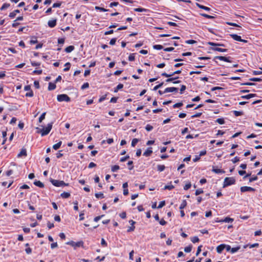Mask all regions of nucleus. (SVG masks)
I'll return each instance as SVG.
<instances>
[{"instance_id": "nucleus-1", "label": "nucleus", "mask_w": 262, "mask_h": 262, "mask_svg": "<svg viewBox=\"0 0 262 262\" xmlns=\"http://www.w3.org/2000/svg\"><path fill=\"white\" fill-rule=\"evenodd\" d=\"M52 122L49 123L45 128H43L42 129H40L38 127H36V129L38 130L37 133L41 134V136H44L48 135L50 133V130L52 128Z\"/></svg>"}, {"instance_id": "nucleus-2", "label": "nucleus", "mask_w": 262, "mask_h": 262, "mask_svg": "<svg viewBox=\"0 0 262 262\" xmlns=\"http://www.w3.org/2000/svg\"><path fill=\"white\" fill-rule=\"evenodd\" d=\"M67 245H70L73 247L75 249L78 247H83V241H79L78 242H75L73 241H69L66 243Z\"/></svg>"}, {"instance_id": "nucleus-3", "label": "nucleus", "mask_w": 262, "mask_h": 262, "mask_svg": "<svg viewBox=\"0 0 262 262\" xmlns=\"http://www.w3.org/2000/svg\"><path fill=\"white\" fill-rule=\"evenodd\" d=\"M50 182L54 186L56 187H63L68 185V184L65 183L63 181H59L51 179Z\"/></svg>"}, {"instance_id": "nucleus-4", "label": "nucleus", "mask_w": 262, "mask_h": 262, "mask_svg": "<svg viewBox=\"0 0 262 262\" xmlns=\"http://www.w3.org/2000/svg\"><path fill=\"white\" fill-rule=\"evenodd\" d=\"M235 182V179L232 177H227L224 179L223 187H225L227 186H229L234 184Z\"/></svg>"}, {"instance_id": "nucleus-5", "label": "nucleus", "mask_w": 262, "mask_h": 262, "mask_svg": "<svg viewBox=\"0 0 262 262\" xmlns=\"http://www.w3.org/2000/svg\"><path fill=\"white\" fill-rule=\"evenodd\" d=\"M57 99L59 102H69L71 100L70 98L66 94L58 95L57 97Z\"/></svg>"}, {"instance_id": "nucleus-6", "label": "nucleus", "mask_w": 262, "mask_h": 262, "mask_svg": "<svg viewBox=\"0 0 262 262\" xmlns=\"http://www.w3.org/2000/svg\"><path fill=\"white\" fill-rule=\"evenodd\" d=\"M241 191L242 192H246V191H255V189L252 187L249 186H242L241 187Z\"/></svg>"}, {"instance_id": "nucleus-7", "label": "nucleus", "mask_w": 262, "mask_h": 262, "mask_svg": "<svg viewBox=\"0 0 262 262\" xmlns=\"http://www.w3.org/2000/svg\"><path fill=\"white\" fill-rule=\"evenodd\" d=\"M181 73V70H177L170 74H168L166 73H163L161 75H162V76H164L165 77H170L171 76L174 75V74H180Z\"/></svg>"}, {"instance_id": "nucleus-8", "label": "nucleus", "mask_w": 262, "mask_h": 262, "mask_svg": "<svg viewBox=\"0 0 262 262\" xmlns=\"http://www.w3.org/2000/svg\"><path fill=\"white\" fill-rule=\"evenodd\" d=\"M178 78V77H173H173H172V78L169 77V78H168L166 80V82H172L173 83H174V84L179 83H180L181 81H180V80L174 81V80H176Z\"/></svg>"}, {"instance_id": "nucleus-9", "label": "nucleus", "mask_w": 262, "mask_h": 262, "mask_svg": "<svg viewBox=\"0 0 262 262\" xmlns=\"http://www.w3.org/2000/svg\"><path fill=\"white\" fill-rule=\"evenodd\" d=\"M56 21H57L56 19L50 20L48 22V25L49 27H50V28H53L56 25Z\"/></svg>"}, {"instance_id": "nucleus-10", "label": "nucleus", "mask_w": 262, "mask_h": 262, "mask_svg": "<svg viewBox=\"0 0 262 262\" xmlns=\"http://www.w3.org/2000/svg\"><path fill=\"white\" fill-rule=\"evenodd\" d=\"M178 88L175 87H170V88H167L165 89L164 93H169V92H177L178 91Z\"/></svg>"}, {"instance_id": "nucleus-11", "label": "nucleus", "mask_w": 262, "mask_h": 262, "mask_svg": "<svg viewBox=\"0 0 262 262\" xmlns=\"http://www.w3.org/2000/svg\"><path fill=\"white\" fill-rule=\"evenodd\" d=\"M226 247L225 244H221L216 247V251L218 253H221L223 250Z\"/></svg>"}, {"instance_id": "nucleus-12", "label": "nucleus", "mask_w": 262, "mask_h": 262, "mask_svg": "<svg viewBox=\"0 0 262 262\" xmlns=\"http://www.w3.org/2000/svg\"><path fill=\"white\" fill-rule=\"evenodd\" d=\"M215 58L219 59L220 60H223L226 62H230L231 61L229 60V57H226L225 56H217L215 57Z\"/></svg>"}, {"instance_id": "nucleus-13", "label": "nucleus", "mask_w": 262, "mask_h": 262, "mask_svg": "<svg viewBox=\"0 0 262 262\" xmlns=\"http://www.w3.org/2000/svg\"><path fill=\"white\" fill-rule=\"evenodd\" d=\"M152 150L151 149V147L148 148L144 152L143 155L145 157L150 156L152 154Z\"/></svg>"}, {"instance_id": "nucleus-14", "label": "nucleus", "mask_w": 262, "mask_h": 262, "mask_svg": "<svg viewBox=\"0 0 262 262\" xmlns=\"http://www.w3.org/2000/svg\"><path fill=\"white\" fill-rule=\"evenodd\" d=\"M255 94H250L247 95H243L241 96V98L243 99H249L251 98L254 97L256 96Z\"/></svg>"}, {"instance_id": "nucleus-15", "label": "nucleus", "mask_w": 262, "mask_h": 262, "mask_svg": "<svg viewBox=\"0 0 262 262\" xmlns=\"http://www.w3.org/2000/svg\"><path fill=\"white\" fill-rule=\"evenodd\" d=\"M34 184L35 186H38V187H39L40 188L44 187V184L41 182H40V181L35 180L34 182Z\"/></svg>"}, {"instance_id": "nucleus-16", "label": "nucleus", "mask_w": 262, "mask_h": 262, "mask_svg": "<svg viewBox=\"0 0 262 262\" xmlns=\"http://www.w3.org/2000/svg\"><path fill=\"white\" fill-rule=\"evenodd\" d=\"M230 36L235 40L240 41L241 40V37L240 36L237 35V34H230Z\"/></svg>"}, {"instance_id": "nucleus-17", "label": "nucleus", "mask_w": 262, "mask_h": 262, "mask_svg": "<svg viewBox=\"0 0 262 262\" xmlns=\"http://www.w3.org/2000/svg\"><path fill=\"white\" fill-rule=\"evenodd\" d=\"M233 221V219L232 218H230L229 217H226L223 220H220V222H226V223H230L232 222Z\"/></svg>"}, {"instance_id": "nucleus-18", "label": "nucleus", "mask_w": 262, "mask_h": 262, "mask_svg": "<svg viewBox=\"0 0 262 262\" xmlns=\"http://www.w3.org/2000/svg\"><path fill=\"white\" fill-rule=\"evenodd\" d=\"M212 171L214 172L215 173H225V171L218 168H215L214 167H213L212 168Z\"/></svg>"}, {"instance_id": "nucleus-19", "label": "nucleus", "mask_w": 262, "mask_h": 262, "mask_svg": "<svg viewBox=\"0 0 262 262\" xmlns=\"http://www.w3.org/2000/svg\"><path fill=\"white\" fill-rule=\"evenodd\" d=\"M27 156V151L25 148L21 149L20 152L18 154V157H20L21 156Z\"/></svg>"}, {"instance_id": "nucleus-20", "label": "nucleus", "mask_w": 262, "mask_h": 262, "mask_svg": "<svg viewBox=\"0 0 262 262\" xmlns=\"http://www.w3.org/2000/svg\"><path fill=\"white\" fill-rule=\"evenodd\" d=\"M56 86V84L52 82H49L48 86V90L52 91L55 89Z\"/></svg>"}, {"instance_id": "nucleus-21", "label": "nucleus", "mask_w": 262, "mask_h": 262, "mask_svg": "<svg viewBox=\"0 0 262 262\" xmlns=\"http://www.w3.org/2000/svg\"><path fill=\"white\" fill-rule=\"evenodd\" d=\"M196 6H197L199 8H201V9H204V10H206V11H209L210 10V8H209V7H207L204 6L202 5H201V4H198V3H196Z\"/></svg>"}, {"instance_id": "nucleus-22", "label": "nucleus", "mask_w": 262, "mask_h": 262, "mask_svg": "<svg viewBox=\"0 0 262 262\" xmlns=\"http://www.w3.org/2000/svg\"><path fill=\"white\" fill-rule=\"evenodd\" d=\"M19 12H20V11H19V10H14V11H13V12H11V13L9 14V16L10 18H14V17L15 16V15H16V13H19Z\"/></svg>"}, {"instance_id": "nucleus-23", "label": "nucleus", "mask_w": 262, "mask_h": 262, "mask_svg": "<svg viewBox=\"0 0 262 262\" xmlns=\"http://www.w3.org/2000/svg\"><path fill=\"white\" fill-rule=\"evenodd\" d=\"M74 49V47L73 46H68V47H67L66 49H65V51L67 52V53H70L72 51H73Z\"/></svg>"}, {"instance_id": "nucleus-24", "label": "nucleus", "mask_w": 262, "mask_h": 262, "mask_svg": "<svg viewBox=\"0 0 262 262\" xmlns=\"http://www.w3.org/2000/svg\"><path fill=\"white\" fill-rule=\"evenodd\" d=\"M60 195L62 198L67 199L70 197V193L69 192H64L62 193Z\"/></svg>"}, {"instance_id": "nucleus-25", "label": "nucleus", "mask_w": 262, "mask_h": 262, "mask_svg": "<svg viewBox=\"0 0 262 262\" xmlns=\"http://www.w3.org/2000/svg\"><path fill=\"white\" fill-rule=\"evenodd\" d=\"M214 51H219L221 52H225L227 51L226 49H222L220 48H214L212 49Z\"/></svg>"}, {"instance_id": "nucleus-26", "label": "nucleus", "mask_w": 262, "mask_h": 262, "mask_svg": "<svg viewBox=\"0 0 262 262\" xmlns=\"http://www.w3.org/2000/svg\"><path fill=\"white\" fill-rule=\"evenodd\" d=\"M61 141H60L59 142H58L57 143L54 144L53 146V148L55 150H57L58 149V148H60L61 145Z\"/></svg>"}, {"instance_id": "nucleus-27", "label": "nucleus", "mask_w": 262, "mask_h": 262, "mask_svg": "<svg viewBox=\"0 0 262 262\" xmlns=\"http://www.w3.org/2000/svg\"><path fill=\"white\" fill-rule=\"evenodd\" d=\"M208 43V45L212 46L225 47V45L224 44H222V43H214L212 42H209Z\"/></svg>"}, {"instance_id": "nucleus-28", "label": "nucleus", "mask_w": 262, "mask_h": 262, "mask_svg": "<svg viewBox=\"0 0 262 262\" xmlns=\"http://www.w3.org/2000/svg\"><path fill=\"white\" fill-rule=\"evenodd\" d=\"M165 168L164 165H158L157 166L158 170L160 172L163 171Z\"/></svg>"}, {"instance_id": "nucleus-29", "label": "nucleus", "mask_w": 262, "mask_h": 262, "mask_svg": "<svg viewBox=\"0 0 262 262\" xmlns=\"http://www.w3.org/2000/svg\"><path fill=\"white\" fill-rule=\"evenodd\" d=\"M123 87V84L120 83L119 84L117 87L114 90V92L116 93L119 90L121 89Z\"/></svg>"}, {"instance_id": "nucleus-30", "label": "nucleus", "mask_w": 262, "mask_h": 262, "mask_svg": "<svg viewBox=\"0 0 262 262\" xmlns=\"http://www.w3.org/2000/svg\"><path fill=\"white\" fill-rule=\"evenodd\" d=\"M187 205V202H186V200H183L182 203H181L180 206V209L181 210L183 209V208H184Z\"/></svg>"}, {"instance_id": "nucleus-31", "label": "nucleus", "mask_w": 262, "mask_h": 262, "mask_svg": "<svg viewBox=\"0 0 262 262\" xmlns=\"http://www.w3.org/2000/svg\"><path fill=\"white\" fill-rule=\"evenodd\" d=\"M240 248H241L240 246H237V247H234V248H231L230 252L231 253H234L237 252L238 250H239Z\"/></svg>"}, {"instance_id": "nucleus-32", "label": "nucleus", "mask_w": 262, "mask_h": 262, "mask_svg": "<svg viewBox=\"0 0 262 262\" xmlns=\"http://www.w3.org/2000/svg\"><path fill=\"white\" fill-rule=\"evenodd\" d=\"M234 115L236 117L242 116L243 115V112L242 111H233Z\"/></svg>"}, {"instance_id": "nucleus-33", "label": "nucleus", "mask_w": 262, "mask_h": 262, "mask_svg": "<svg viewBox=\"0 0 262 262\" xmlns=\"http://www.w3.org/2000/svg\"><path fill=\"white\" fill-rule=\"evenodd\" d=\"M95 196L98 199H99V198L102 199V198H104V196L102 192L95 193Z\"/></svg>"}, {"instance_id": "nucleus-34", "label": "nucleus", "mask_w": 262, "mask_h": 262, "mask_svg": "<svg viewBox=\"0 0 262 262\" xmlns=\"http://www.w3.org/2000/svg\"><path fill=\"white\" fill-rule=\"evenodd\" d=\"M46 113H43L39 118V122L41 123L42 120L45 118Z\"/></svg>"}, {"instance_id": "nucleus-35", "label": "nucleus", "mask_w": 262, "mask_h": 262, "mask_svg": "<svg viewBox=\"0 0 262 262\" xmlns=\"http://www.w3.org/2000/svg\"><path fill=\"white\" fill-rule=\"evenodd\" d=\"M192 246L189 245L184 248V251L187 253H189L191 251Z\"/></svg>"}, {"instance_id": "nucleus-36", "label": "nucleus", "mask_w": 262, "mask_h": 262, "mask_svg": "<svg viewBox=\"0 0 262 262\" xmlns=\"http://www.w3.org/2000/svg\"><path fill=\"white\" fill-rule=\"evenodd\" d=\"M120 168V167L118 165H114L112 167L111 170L113 172H115L118 170Z\"/></svg>"}, {"instance_id": "nucleus-37", "label": "nucleus", "mask_w": 262, "mask_h": 262, "mask_svg": "<svg viewBox=\"0 0 262 262\" xmlns=\"http://www.w3.org/2000/svg\"><path fill=\"white\" fill-rule=\"evenodd\" d=\"M138 141H139V140L137 138H135V139H133V140L132 141V144H131L132 146L133 147L135 146V145L138 142Z\"/></svg>"}, {"instance_id": "nucleus-38", "label": "nucleus", "mask_w": 262, "mask_h": 262, "mask_svg": "<svg viewBox=\"0 0 262 262\" xmlns=\"http://www.w3.org/2000/svg\"><path fill=\"white\" fill-rule=\"evenodd\" d=\"M9 6H10V4H9L5 3V4H3V5L1 8L0 9H1V10H4L8 8Z\"/></svg>"}, {"instance_id": "nucleus-39", "label": "nucleus", "mask_w": 262, "mask_h": 262, "mask_svg": "<svg viewBox=\"0 0 262 262\" xmlns=\"http://www.w3.org/2000/svg\"><path fill=\"white\" fill-rule=\"evenodd\" d=\"M134 11H136V12H145V11H146V9H144V8H135L134 9Z\"/></svg>"}, {"instance_id": "nucleus-40", "label": "nucleus", "mask_w": 262, "mask_h": 262, "mask_svg": "<svg viewBox=\"0 0 262 262\" xmlns=\"http://www.w3.org/2000/svg\"><path fill=\"white\" fill-rule=\"evenodd\" d=\"M216 122L220 124H223L225 123V121L223 118H218L216 119Z\"/></svg>"}, {"instance_id": "nucleus-41", "label": "nucleus", "mask_w": 262, "mask_h": 262, "mask_svg": "<svg viewBox=\"0 0 262 262\" xmlns=\"http://www.w3.org/2000/svg\"><path fill=\"white\" fill-rule=\"evenodd\" d=\"M64 66L66 67V68L63 69V71H68L70 69V62H67L65 64Z\"/></svg>"}, {"instance_id": "nucleus-42", "label": "nucleus", "mask_w": 262, "mask_h": 262, "mask_svg": "<svg viewBox=\"0 0 262 262\" xmlns=\"http://www.w3.org/2000/svg\"><path fill=\"white\" fill-rule=\"evenodd\" d=\"M191 241L193 243H195L199 241V239L198 236H194L191 238Z\"/></svg>"}, {"instance_id": "nucleus-43", "label": "nucleus", "mask_w": 262, "mask_h": 262, "mask_svg": "<svg viewBox=\"0 0 262 262\" xmlns=\"http://www.w3.org/2000/svg\"><path fill=\"white\" fill-rule=\"evenodd\" d=\"M95 9L99 10V11H103V12H106V11H108L107 10L104 9V8L100 7H98V6H96L95 7Z\"/></svg>"}, {"instance_id": "nucleus-44", "label": "nucleus", "mask_w": 262, "mask_h": 262, "mask_svg": "<svg viewBox=\"0 0 262 262\" xmlns=\"http://www.w3.org/2000/svg\"><path fill=\"white\" fill-rule=\"evenodd\" d=\"M152 129V126L150 125V124H147L145 127V129L148 132L151 131Z\"/></svg>"}, {"instance_id": "nucleus-45", "label": "nucleus", "mask_w": 262, "mask_h": 262, "mask_svg": "<svg viewBox=\"0 0 262 262\" xmlns=\"http://www.w3.org/2000/svg\"><path fill=\"white\" fill-rule=\"evenodd\" d=\"M154 48L156 50H161L163 49V46L160 45H156L154 46Z\"/></svg>"}, {"instance_id": "nucleus-46", "label": "nucleus", "mask_w": 262, "mask_h": 262, "mask_svg": "<svg viewBox=\"0 0 262 262\" xmlns=\"http://www.w3.org/2000/svg\"><path fill=\"white\" fill-rule=\"evenodd\" d=\"M174 188V186L172 185H168L165 186L164 189H168V190H171Z\"/></svg>"}, {"instance_id": "nucleus-47", "label": "nucleus", "mask_w": 262, "mask_h": 262, "mask_svg": "<svg viewBox=\"0 0 262 262\" xmlns=\"http://www.w3.org/2000/svg\"><path fill=\"white\" fill-rule=\"evenodd\" d=\"M89 87V84L88 82L84 83L82 86H81V89L84 90L85 89H87Z\"/></svg>"}, {"instance_id": "nucleus-48", "label": "nucleus", "mask_w": 262, "mask_h": 262, "mask_svg": "<svg viewBox=\"0 0 262 262\" xmlns=\"http://www.w3.org/2000/svg\"><path fill=\"white\" fill-rule=\"evenodd\" d=\"M182 105H183L182 102H179V103H177L174 104L173 105V108L180 107L182 106Z\"/></svg>"}, {"instance_id": "nucleus-49", "label": "nucleus", "mask_w": 262, "mask_h": 262, "mask_svg": "<svg viewBox=\"0 0 262 262\" xmlns=\"http://www.w3.org/2000/svg\"><path fill=\"white\" fill-rule=\"evenodd\" d=\"M26 96H27V97H33V93L32 91V90H30V91H29L28 92H27V93L26 94Z\"/></svg>"}, {"instance_id": "nucleus-50", "label": "nucleus", "mask_w": 262, "mask_h": 262, "mask_svg": "<svg viewBox=\"0 0 262 262\" xmlns=\"http://www.w3.org/2000/svg\"><path fill=\"white\" fill-rule=\"evenodd\" d=\"M133 162L132 161H128V163H127V165H128L129 166H130V167H129V170H132V169H133L134 166H133Z\"/></svg>"}, {"instance_id": "nucleus-51", "label": "nucleus", "mask_w": 262, "mask_h": 262, "mask_svg": "<svg viewBox=\"0 0 262 262\" xmlns=\"http://www.w3.org/2000/svg\"><path fill=\"white\" fill-rule=\"evenodd\" d=\"M249 80L252 81H262V79L259 78H251Z\"/></svg>"}, {"instance_id": "nucleus-52", "label": "nucleus", "mask_w": 262, "mask_h": 262, "mask_svg": "<svg viewBox=\"0 0 262 262\" xmlns=\"http://www.w3.org/2000/svg\"><path fill=\"white\" fill-rule=\"evenodd\" d=\"M203 193V190L202 189H199L196 190L195 192V194L196 195H198L200 194H201V193Z\"/></svg>"}, {"instance_id": "nucleus-53", "label": "nucleus", "mask_w": 262, "mask_h": 262, "mask_svg": "<svg viewBox=\"0 0 262 262\" xmlns=\"http://www.w3.org/2000/svg\"><path fill=\"white\" fill-rule=\"evenodd\" d=\"M201 15L206 18H214V16L209 15H208V14H205V13L201 14Z\"/></svg>"}, {"instance_id": "nucleus-54", "label": "nucleus", "mask_w": 262, "mask_h": 262, "mask_svg": "<svg viewBox=\"0 0 262 262\" xmlns=\"http://www.w3.org/2000/svg\"><path fill=\"white\" fill-rule=\"evenodd\" d=\"M165 205V202L164 201H161L160 202L159 206L157 207V208H161L163 207Z\"/></svg>"}, {"instance_id": "nucleus-55", "label": "nucleus", "mask_w": 262, "mask_h": 262, "mask_svg": "<svg viewBox=\"0 0 262 262\" xmlns=\"http://www.w3.org/2000/svg\"><path fill=\"white\" fill-rule=\"evenodd\" d=\"M128 60L129 61H134L135 60V55L134 54H131L128 56Z\"/></svg>"}, {"instance_id": "nucleus-56", "label": "nucleus", "mask_w": 262, "mask_h": 262, "mask_svg": "<svg viewBox=\"0 0 262 262\" xmlns=\"http://www.w3.org/2000/svg\"><path fill=\"white\" fill-rule=\"evenodd\" d=\"M61 5V3L60 2H59V3H54L53 6H52V7L53 8H57V7H60V6Z\"/></svg>"}, {"instance_id": "nucleus-57", "label": "nucleus", "mask_w": 262, "mask_h": 262, "mask_svg": "<svg viewBox=\"0 0 262 262\" xmlns=\"http://www.w3.org/2000/svg\"><path fill=\"white\" fill-rule=\"evenodd\" d=\"M185 42L187 44H193L194 43H196V41L195 40L191 39L186 40Z\"/></svg>"}, {"instance_id": "nucleus-58", "label": "nucleus", "mask_w": 262, "mask_h": 262, "mask_svg": "<svg viewBox=\"0 0 262 262\" xmlns=\"http://www.w3.org/2000/svg\"><path fill=\"white\" fill-rule=\"evenodd\" d=\"M202 114V113H197L195 114L192 115L191 116V118H194L199 117H200L201 116Z\"/></svg>"}, {"instance_id": "nucleus-59", "label": "nucleus", "mask_w": 262, "mask_h": 262, "mask_svg": "<svg viewBox=\"0 0 262 262\" xmlns=\"http://www.w3.org/2000/svg\"><path fill=\"white\" fill-rule=\"evenodd\" d=\"M258 179L257 176H255L249 179V182L256 181Z\"/></svg>"}, {"instance_id": "nucleus-60", "label": "nucleus", "mask_w": 262, "mask_h": 262, "mask_svg": "<svg viewBox=\"0 0 262 262\" xmlns=\"http://www.w3.org/2000/svg\"><path fill=\"white\" fill-rule=\"evenodd\" d=\"M163 82H162V83H161L159 84L158 85H157L155 86L154 87V91H156L157 90H158V89H159L160 88H161V87L162 86V85H163Z\"/></svg>"}, {"instance_id": "nucleus-61", "label": "nucleus", "mask_w": 262, "mask_h": 262, "mask_svg": "<svg viewBox=\"0 0 262 262\" xmlns=\"http://www.w3.org/2000/svg\"><path fill=\"white\" fill-rule=\"evenodd\" d=\"M191 184L189 183H188V184H186L184 187V189L185 190H188V189H189L190 187H191Z\"/></svg>"}, {"instance_id": "nucleus-62", "label": "nucleus", "mask_w": 262, "mask_h": 262, "mask_svg": "<svg viewBox=\"0 0 262 262\" xmlns=\"http://www.w3.org/2000/svg\"><path fill=\"white\" fill-rule=\"evenodd\" d=\"M116 38H112L110 41V44L111 45H114L116 43Z\"/></svg>"}, {"instance_id": "nucleus-63", "label": "nucleus", "mask_w": 262, "mask_h": 262, "mask_svg": "<svg viewBox=\"0 0 262 262\" xmlns=\"http://www.w3.org/2000/svg\"><path fill=\"white\" fill-rule=\"evenodd\" d=\"M253 74L254 75L262 74V71H253Z\"/></svg>"}, {"instance_id": "nucleus-64", "label": "nucleus", "mask_w": 262, "mask_h": 262, "mask_svg": "<svg viewBox=\"0 0 262 262\" xmlns=\"http://www.w3.org/2000/svg\"><path fill=\"white\" fill-rule=\"evenodd\" d=\"M231 161L233 163H235L238 162L239 161V158H238L237 157H235L233 159H232Z\"/></svg>"}]
</instances>
